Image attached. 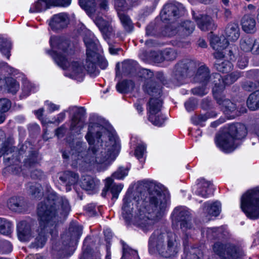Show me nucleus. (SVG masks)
Segmentation results:
<instances>
[{
	"instance_id": "f3484780",
	"label": "nucleus",
	"mask_w": 259,
	"mask_h": 259,
	"mask_svg": "<svg viewBox=\"0 0 259 259\" xmlns=\"http://www.w3.org/2000/svg\"><path fill=\"white\" fill-rule=\"evenodd\" d=\"M210 80L212 81V84L213 85L212 87L213 94H222L226 86L233 83L228 75L223 78L218 73H212L210 77Z\"/></svg>"
},
{
	"instance_id": "338daca9",
	"label": "nucleus",
	"mask_w": 259,
	"mask_h": 259,
	"mask_svg": "<svg viewBox=\"0 0 259 259\" xmlns=\"http://www.w3.org/2000/svg\"><path fill=\"white\" fill-rule=\"evenodd\" d=\"M150 57L154 62L159 63L162 61V52L160 51L158 52L152 51L150 52Z\"/></svg>"
},
{
	"instance_id": "f03ea898",
	"label": "nucleus",
	"mask_w": 259,
	"mask_h": 259,
	"mask_svg": "<svg viewBox=\"0 0 259 259\" xmlns=\"http://www.w3.org/2000/svg\"><path fill=\"white\" fill-rule=\"evenodd\" d=\"M50 193L47 199L38 203L37 215L39 220L38 236L32 242V248H42L47 241L48 234H53L59 222L64 220L70 210L68 200L59 196L54 192H50V187L47 186Z\"/></svg>"
},
{
	"instance_id": "052dcab7",
	"label": "nucleus",
	"mask_w": 259,
	"mask_h": 259,
	"mask_svg": "<svg viewBox=\"0 0 259 259\" xmlns=\"http://www.w3.org/2000/svg\"><path fill=\"white\" fill-rule=\"evenodd\" d=\"M228 46V40L224 36H221V39L218 44L215 45L213 49L216 51H222L226 49Z\"/></svg>"
},
{
	"instance_id": "423d86ee",
	"label": "nucleus",
	"mask_w": 259,
	"mask_h": 259,
	"mask_svg": "<svg viewBox=\"0 0 259 259\" xmlns=\"http://www.w3.org/2000/svg\"><path fill=\"white\" fill-rule=\"evenodd\" d=\"M83 41L87 48L85 62L87 71L91 74L95 73L98 64L102 69L106 68L108 63L98 53V45L94 37L85 35Z\"/></svg>"
},
{
	"instance_id": "e433bc0d",
	"label": "nucleus",
	"mask_w": 259,
	"mask_h": 259,
	"mask_svg": "<svg viewBox=\"0 0 259 259\" xmlns=\"http://www.w3.org/2000/svg\"><path fill=\"white\" fill-rule=\"evenodd\" d=\"M23 199L20 197H12L7 202L8 208L12 211L20 212L23 208Z\"/></svg>"
},
{
	"instance_id": "a19ab883",
	"label": "nucleus",
	"mask_w": 259,
	"mask_h": 259,
	"mask_svg": "<svg viewBox=\"0 0 259 259\" xmlns=\"http://www.w3.org/2000/svg\"><path fill=\"white\" fill-rule=\"evenodd\" d=\"M135 87L134 82L131 80H124L116 85L117 90L121 93H127L133 90Z\"/></svg>"
},
{
	"instance_id": "c03bdc74",
	"label": "nucleus",
	"mask_w": 259,
	"mask_h": 259,
	"mask_svg": "<svg viewBox=\"0 0 259 259\" xmlns=\"http://www.w3.org/2000/svg\"><path fill=\"white\" fill-rule=\"evenodd\" d=\"M27 157L24 161V166L30 168L38 162V153L36 151L33 150L28 153Z\"/></svg>"
},
{
	"instance_id": "39448f33",
	"label": "nucleus",
	"mask_w": 259,
	"mask_h": 259,
	"mask_svg": "<svg viewBox=\"0 0 259 259\" xmlns=\"http://www.w3.org/2000/svg\"><path fill=\"white\" fill-rule=\"evenodd\" d=\"M247 135L245 126L240 123L229 125L221 134L216 137L215 143L218 147L226 153L231 152L237 147L236 139H242Z\"/></svg>"
},
{
	"instance_id": "473e14b6",
	"label": "nucleus",
	"mask_w": 259,
	"mask_h": 259,
	"mask_svg": "<svg viewBox=\"0 0 259 259\" xmlns=\"http://www.w3.org/2000/svg\"><path fill=\"white\" fill-rule=\"evenodd\" d=\"M255 20L252 16L244 15L241 19L242 29L247 33H251L255 29Z\"/></svg>"
},
{
	"instance_id": "dca6fc26",
	"label": "nucleus",
	"mask_w": 259,
	"mask_h": 259,
	"mask_svg": "<svg viewBox=\"0 0 259 259\" xmlns=\"http://www.w3.org/2000/svg\"><path fill=\"white\" fill-rule=\"evenodd\" d=\"M213 95L217 103L226 114L229 115L232 113L230 116L233 118L238 116L239 114L236 111V105L234 103L226 99L222 94L214 93Z\"/></svg>"
},
{
	"instance_id": "9b49d317",
	"label": "nucleus",
	"mask_w": 259,
	"mask_h": 259,
	"mask_svg": "<svg viewBox=\"0 0 259 259\" xmlns=\"http://www.w3.org/2000/svg\"><path fill=\"white\" fill-rule=\"evenodd\" d=\"M196 68L195 63L185 59L178 62L173 70L172 77L176 83L181 84L188 76H190Z\"/></svg>"
},
{
	"instance_id": "a18cd8bd",
	"label": "nucleus",
	"mask_w": 259,
	"mask_h": 259,
	"mask_svg": "<svg viewBox=\"0 0 259 259\" xmlns=\"http://www.w3.org/2000/svg\"><path fill=\"white\" fill-rule=\"evenodd\" d=\"M217 115L215 112L212 111L207 112L204 114L195 115L192 117L191 120L193 123L198 124L202 122L205 121L208 118L215 117Z\"/></svg>"
},
{
	"instance_id": "de8ad7c7",
	"label": "nucleus",
	"mask_w": 259,
	"mask_h": 259,
	"mask_svg": "<svg viewBox=\"0 0 259 259\" xmlns=\"http://www.w3.org/2000/svg\"><path fill=\"white\" fill-rule=\"evenodd\" d=\"M6 83L8 92L13 95L15 94L19 89V83L13 78H7Z\"/></svg>"
},
{
	"instance_id": "a878e982",
	"label": "nucleus",
	"mask_w": 259,
	"mask_h": 259,
	"mask_svg": "<svg viewBox=\"0 0 259 259\" xmlns=\"http://www.w3.org/2000/svg\"><path fill=\"white\" fill-rule=\"evenodd\" d=\"M199 184L201 187L196 191L197 195L203 197H207L209 195L213 194L214 190L213 185L210 182L202 178L199 180Z\"/></svg>"
},
{
	"instance_id": "bb28decb",
	"label": "nucleus",
	"mask_w": 259,
	"mask_h": 259,
	"mask_svg": "<svg viewBox=\"0 0 259 259\" xmlns=\"http://www.w3.org/2000/svg\"><path fill=\"white\" fill-rule=\"evenodd\" d=\"M199 28L203 31L212 30L215 28L212 18L207 15H201L195 18Z\"/></svg>"
},
{
	"instance_id": "f8f14e48",
	"label": "nucleus",
	"mask_w": 259,
	"mask_h": 259,
	"mask_svg": "<svg viewBox=\"0 0 259 259\" xmlns=\"http://www.w3.org/2000/svg\"><path fill=\"white\" fill-rule=\"evenodd\" d=\"M172 218L173 222L179 223L183 232L190 230L193 227L191 213L184 208L176 207L172 212Z\"/></svg>"
},
{
	"instance_id": "09e8293b",
	"label": "nucleus",
	"mask_w": 259,
	"mask_h": 259,
	"mask_svg": "<svg viewBox=\"0 0 259 259\" xmlns=\"http://www.w3.org/2000/svg\"><path fill=\"white\" fill-rule=\"evenodd\" d=\"M11 223L5 219L0 218V233L5 235H9L11 233Z\"/></svg>"
},
{
	"instance_id": "4468645a",
	"label": "nucleus",
	"mask_w": 259,
	"mask_h": 259,
	"mask_svg": "<svg viewBox=\"0 0 259 259\" xmlns=\"http://www.w3.org/2000/svg\"><path fill=\"white\" fill-rule=\"evenodd\" d=\"M158 98H151L149 102V120L155 125L161 126L162 125L161 118L158 114L162 107V101L160 99V95Z\"/></svg>"
},
{
	"instance_id": "8fccbe9b",
	"label": "nucleus",
	"mask_w": 259,
	"mask_h": 259,
	"mask_svg": "<svg viewBox=\"0 0 259 259\" xmlns=\"http://www.w3.org/2000/svg\"><path fill=\"white\" fill-rule=\"evenodd\" d=\"M123 203L122 207V216L126 220L130 219L131 214V208L130 207V203L131 199L128 197H124L123 199Z\"/></svg>"
},
{
	"instance_id": "c756f323",
	"label": "nucleus",
	"mask_w": 259,
	"mask_h": 259,
	"mask_svg": "<svg viewBox=\"0 0 259 259\" xmlns=\"http://www.w3.org/2000/svg\"><path fill=\"white\" fill-rule=\"evenodd\" d=\"M79 5L85 11L88 15L92 17L94 21V18L99 17V16L94 14L96 8V3L95 0H79ZM101 18L102 17H101Z\"/></svg>"
},
{
	"instance_id": "49530a36",
	"label": "nucleus",
	"mask_w": 259,
	"mask_h": 259,
	"mask_svg": "<svg viewBox=\"0 0 259 259\" xmlns=\"http://www.w3.org/2000/svg\"><path fill=\"white\" fill-rule=\"evenodd\" d=\"M27 189L28 193L35 198H38L42 195L41 187L39 184L29 183L27 185Z\"/></svg>"
},
{
	"instance_id": "603ef678",
	"label": "nucleus",
	"mask_w": 259,
	"mask_h": 259,
	"mask_svg": "<svg viewBox=\"0 0 259 259\" xmlns=\"http://www.w3.org/2000/svg\"><path fill=\"white\" fill-rule=\"evenodd\" d=\"M146 152V145L144 143L139 144L135 149V155L141 162H144Z\"/></svg>"
},
{
	"instance_id": "c9c22d12",
	"label": "nucleus",
	"mask_w": 259,
	"mask_h": 259,
	"mask_svg": "<svg viewBox=\"0 0 259 259\" xmlns=\"http://www.w3.org/2000/svg\"><path fill=\"white\" fill-rule=\"evenodd\" d=\"M105 187L107 190H110L112 195V199H116L118 197L119 193L123 188V185L121 184H115L112 183V179L110 178L106 179Z\"/></svg>"
},
{
	"instance_id": "ea45409f",
	"label": "nucleus",
	"mask_w": 259,
	"mask_h": 259,
	"mask_svg": "<svg viewBox=\"0 0 259 259\" xmlns=\"http://www.w3.org/2000/svg\"><path fill=\"white\" fill-rule=\"evenodd\" d=\"M254 39L248 35L242 37L240 40V48L245 52H251Z\"/></svg>"
},
{
	"instance_id": "4be33fe9",
	"label": "nucleus",
	"mask_w": 259,
	"mask_h": 259,
	"mask_svg": "<svg viewBox=\"0 0 259 259\" xmlns=\"http://www.w3.org/2000/svg\"><path fill=\"white\" fill-rule=\"evenodd\" d=\"M209 74V69L205 66H201L197 69L193 78L194 81L202 83L204 85H206L208 83L212 84V81L210 80L212 74L210 75Z\"/></svg>"
},
{
	"instance_id": "a211bd4d",
	"label": "nucleus",
	"mask_w": 259,
	"mask_h": 259,
	"mask_svg": "<svg viewBox=\"0 0 259 259\" xmlns=\"http://www.w3.org/2000/svg\"><path fill=\"white\" fill-rule=\"evenodd\" d=\"M162 248V230H155L149 240V251L151 254L161 255Z\"/></svg>"
},
{
	"instance_id": "5fc2aeb1",
	"label": "nucleus",
	"mask_w": 259,
	"mask_h": 259,
	"mask_svg": "<svg viewBox=\"0 0 259 259\" xmlns=\"http://www.w3.org/2000/svg\"><path fill=\"white\" fill-rule=\"evenodd\" d=\"M177 56V53L173 49L167 48L163 51V60L174 61L176 59Z\"/></svg>"
},
{
	"instance_id": "412c9836",
	"label": "nucleus",
	"mask_w": 259,
	"mask_h": 259,
	"mask_svg": "<svg viewBox=\"0 0 259 259\" xmlns=\"http://www.w3.org/2000/svg\"><path fill=\"white\" fill-rule=\"evenodd\" d=\"M168 240L166 250L165 251V258L175 256L180 249V243L177 240L176 235L172 233H168Z\"/></svg>"
},
{
	"instance_id": "13d9d810",
	"label": "nucleus",
	"mask_w": 259,
	"mask_h": 259,
	"mask_svg": "<svg viewBox=\"0 0 259 259\" xmlns=\"http://www.w3.org/2000/svg\"><path fill=\"white\" fill-rule=\"evenodd\" d=\"M163 208L168 207L170 204V196L167 189L163 185Z\"/></svg>"
},
{
	"instance_id": "f257e3e1",
	"label": "nucleus",
	"mask_w": 259,
	"mask_h": 259,
	"mask_svg": "<svg viewBox=\"0 0 259 259\" xmlns=\"http://www.w3.org/2000/svg\"><path fill=\"white\" fill-rule=\"evenodd\" d=\"M106 133L108 142L104 145L101 140L102 142L100 143L102 135L101 132H98L96 133L97 143L92 145L94 138L89 131L85 136V139L90 145L88 150L83 151L84 143L77 142L69 153L66 151L63 152V157L64 159H71L73 161L72 165L73 167L79 166L85 168L89 166L98 167L100 165L114 160L119 152V145L114 134L109 132Z\"/></svg>"
},
{
	"instance_id": "9d476101",
	"label": "nucleus",
	"mask_w": 259,
	"mask_h": 259,
	"mask_svg": "<svg viewBox=\"0 0 259 259\" xmlns=\"http://www.w3.org/2000/svg\"><path fill=\"white\" fill-rule=\"evenodd\" d=\"M213 252L223 259H237L244 255L243 249L230 243L216 242L213 245Z\"/></svg>"
},
{
	"instance_id": "58836bf2",
	"label": "nucleus",
	"mask_w": 259,
	"mask_h": 259,
	"mask_svg": "<svg viewBox=\"0 0 259 259\" xmlns=\"http://www.w3.org/2000/svg\"><path fill=\"white\" fill-rule=\"evenodd\" d=\"M215 69L222 73H228L232 69V64L227 60H216L214 64Z\"/></svg>"
},
{
	"instance_id": "3c124183",
	"label": "nucleus",
	"mask_w": 259,
	"mask_h": 259,
	"mask_svg": "<svg viewBox=\"0 0 259 259\" xmlns=\"http://www.w3.org/2000/svg\"><path fill=\"white\" fill-rule=\"evenodd\" d=\"M241 87L242 89L247 92H252L254 90H259V80L254 82L251 81H245L242 82Z\"/></svg>"
},
{
	"instance_id": "bf43d9fd",
	"label": "nucleus",
	"mask_w": 259,
	"mask_h": 259,
	"mask_svg": "<svg viewBox=\"0 0 259 259\" xmlns=\"http://www.w3.org/2000/svg\"><path fill=\"white\" fill-rule=\"evenodd\" d=\"M11 107V101L6 98L0 99V113L7 112Z\"/></svg>"
},
{
	"instance_id": "2eb2a0df",
	"label": "nucleus",
	"mask_w": 259,
	"mask_h": 259,
	"mask_svg": "<svg viewBox=\"0 0 259 259\" xmlns=\"http://www.w3.org/2000/svg\"><path fill=\"white\" fill-rule=\"evenodd\" d=\"M71 0H37L30 8V13H38L46 10L51 6L66 7L71 3Z\"/></svg>"
},
{
	"instance_id": "7ed1b4c3",
	"label": "nucleus",
	"mask_w": 259,
	"mask_h": 259,
	"mask_svg": "<svg viewBox=\"0 0 259 259\" xmlns=\"http://www.w3.org/2000/svg\"><path fill=\"white\" fill-rule=\"evenodd\" d=\"M50 42L52 49H58L59 53L49 51L48 53L62 69H69L74 75L81 74L84 69H86V66H82L78 61H72L70 64L69 57L74 54V50L68 40L55 37H51Z\"/></svg>"
},
{
	"instance_id": "0eeeda50",
	"label": "nucleus",
	"mask_w": 259,
	"mask_h": 259,
	"mask_svg": "<svg viewBox=\"0 0 259 259\" xmlns=\"http://www.w3.org/2000/svg\"><path fill=\"white\" fill-rule=\"evenodd\" d=\"M240 207L248 218L259 219V188L249 190L242 195Z\"/></svg>"
},
{
	"instance_id": "e2e57ef3",
	"label": "nucleus",
	"mask_w": 259,
	"mask_h": 259,
	"mask_svg": "<svg viewBox=\"0 0 259 259\" xmlns=\"http://www.w3.org/2000/svg\"><path fill=\"white\" fill-rule=\"evenodd\" d=\"M197 105V100L194 98H190L185 103L186 109L188 111L194 110Z\"/></svg>"
},
{
	"instance_id": "5701e85b",
	"label": "nucleus",
	"mask_w": 259,
	"mask_h": 259,
	"mask_svg": "<svg viewBox=\"0 0 259 259\" xmlns=\"http://www.w3.org/2000/svg\"><path fill=\"white\" fill-rule=\"evenodd\" d=\"M68 24V17L64 13L55 15L50 21L49 25L54 31L65 28Z\"/></svg>"
},
{
	"instance_id": "0e129e2a",
	"label": "nucleus",
	"mask_w": 259,
	"mask_h": 259,
	"mask_svg": "<svg viewBox=\"0 0 259 259\" xmlns=\"http://www.w3.org/2000/svg\"><path fill=\"white\" fill-rule=\"evenodd\" d=\"M128 169L120 167L119 169L113 174L112 176L117 179H122L127 175Z\"/></svg>"
},
{
	"instance_id": "20e7f679",
	"label": "nucleus",
	"mask_w": 259,
	"mask_h": 259,
	"mask_svg": "<svg viewBox=\"0 0 259 259\" xmlns=\"http://www.w3.org/2000/svg\"><path fill=\"white\" fill-rule=\"evenodd\" d=\"M82 233V226L76 222L71 223L68 230L62 235L61 240L53 244V254L59 258L70 256L75 250Z\"/></svg>"
},
{
	"instance_id": "680f3d73",
	"label": "nucleus",
	"mask_w": 259,
	"mask_h": 259,
	"mask_svg": "<svg viewBox=\"0 0 259 259\" xmlns=\"http://www.w3.org/2000/svg\"><path fill=\"white\" fill-rule=\"evenodd\" d=\"M205 86L206 85H202V87H198L193 88L191 90V92L194 95L200 97L203 96L207 93Z\"/></svg>"
},
{
	"instance_id": "72a5a7b5",
	"label": "nucleus",
	"mask_w": 259,
	"mask_h": 259,
	"mask_svg": "<svg viewBox=\"0 0 259 259\" xmlns=\"http://www.w3.org/2000/svg\"><path fill=\"white\" fill-rule=\"evenodd\" d=\"M13 151H14V149L12 147L11 140L8 139L3 143L0 150V157L3 155L4 156V162L7 165H9V164H11L13 162V161L11 162V160H13V159L10 157H6V155H8L9 153H12Z\"/></svg>"
},
{
	"instance_id": "cd10ccee",
	"label": "nucleus",
	"mask_w": 259,
	"mask_h": 259,
	"mask_svg": "<svg viewBox=\"0 0 259 259\" xmlns=\"http://www.w3.org/2000/svg\"><path fill=\"white\" fill-rule=\"evenodd\" d=\"M178 34V24L172 21L163 20V36L171 37Z\"/></svg>"
},
{
	"instance_id": "37998d69",
	"label": "nucleus",
	"mask_w": 259,
	"mask_h": 259,
	"mask_svg": "<svg viewBox=\"0 0 259 259\" xmlns=\"http://www.w3.org/2000/svg\"><path fill=\"white\" fill-rule=\"evenodd\" d=\"M11 46L10 41L6 38L0 37V52L6 56L7 59H9L11 55Z\"/></svg>"
},
{
	"instance_id": "6e6d98bb",
	"label": "nucleus",
	"mask_w": 259,
	"mask_h": 259,
	"mask_svg": "<svg viewBox=\"0 0 259 259\" xmlns=\"http://www.w3.org/2000/svg\"><path fill=\"white\" fill-rule=\"evenodd\" d=\"M207 236L210 239L221 238L222 229L221 228H209L207 230Z\"/></svg>"
},
{
	"instance_id": "6e6552de",
	"label": "nucleus",
	"mask_w": 259,
	"mask_h": 259,
	"mask_svg": "<svg viewBox=\"0 0 259 259\" xmlns=\"http://www.w3.org/2000/svg\"><path fill=\"white\" fill-rule=\"evenodd\" d=\"M143 186L146 188L149 194V205L157 217L161 215L162 209L161 187L160 184L155 181H144Z\"/></svg>"
},
{
	"instance_id": "f704fd0d",
	"label": "nucleus",
	"mask_w": 259,
	"mask_h": 259,
	"mask_svg": "<svg viewBox=\"0 0 259 259\" xmlns=\"http://www.w3.org/2000/svg\"><path fill=\"white\" fill-rule=\"evenodd\" d=\"M203 210L205 214L217 217L220 213L221 203L218 201L212 203L206 202L204 204Z\"/></svg>"
},
{
	"instance_id": "1a4fd4ad",
	"label": "nucleus",
	"mask_w": 259,
	"mask_h": 259,
	"mask_svg": "<svg viewBox=\"0 0 259 259\" xmlns=\"http://www.w3.org/2000/svg\"><path fill=\"white\" fill-rule=\"evenodd\" d=\"M94 22L102 33L104 39L108 42L109 51L111 55H117L121 50L120 48H116L110 41L111 37L115 35V30L111 25V22L101 17L94 19Z\"/></svg>"
},
{
	"instance_id": "ddd939ff",
	"label": "nucleus",
	"mask_w": 259,
	"mask_h": 259,
	"mask_svg": "<svg viewBox=\"0 0 259 259\" xmlns=\"http://www.w3.org/2000/svg\"><path fill=\"white\" fill-rule=\"evenodd\" d=\"M185 8L179 3L174 2L165 4L163 8V20L175 21L184 15Z\"/></svg>"
},
{
	"instance_id": "c85d7f7f",
	"label": "nucleus",
	"mask_w": 259,
	"mask_h": 259,
	"mask_svg": "<svg viewBox=\"0 0 259 259\" xmlns=\"http://www.w3.org/2000/svg\"><path fill=\"white\" fill-rule=\"evenodd\" d=\"M194 23L190 20H186L178 24L179 35L182 37L190 35L194 31Z\"/></svg>"
},
{
	"instance_id": "6ab92c4d",
	"label": "nucleus",
	"mask_w": 259,
	"mask_h": 259,
	"mask_svg": "<svg viewBox=\"0 0 259 259\" xmlns=\"http://www.w3.org/2000/svg\"><path fill=\"white\" fill-rule=\"evenodd\" d=\"M150 77L145 80L143 85L144 91L151 96L160 95L161 88L159 84L160 79L155 77H151L153 73L149 71L147 72Z\"/></svg>"
},
{
	"instance_id": "b1692460",
	"label": "nucleus",
	"mask_w": 259,
	"mask_h": 259,
	"mask_svg": "<svg viewBox=\"0 0 259 259\" xmlns=\"http://www.w3.org/2000/svg\"><path fill=\"white\" fill-rule=\"evenodd\" d=\"M18 238L22 241H26L32 237L30 225L26 221H21L17 225Z\"/></svg>"
},
{
	"instance_id": "2f4dec72",
	"label": "nucleus",
	"mask_w": 259,
	"mask_h": 259,
	"mask_svg": "<svg viewBox=\"0 0 259 259\" xmlns=\"http://www.w3.org/2000/svg\"><path fill=\"white\" fill-rule=\"evenodd\" d=\"M100 181L90 176H87L84 178L82 183L81 187L83 189L89 192L95 191L99 187Z\"/></svg>"
},
{
	"instance_id": "7c9ffc66",
	"label": "nucleus",
	"mask_w": 259,
	"mask_h": 259,
	"mask_svg": "<svg viewBox=\"0 0 259 259\" xmlns=\"http://www.w3.org/2000/svg\"><path fill=\"white\" fill-rule=\"evenodd\" d=\"M239 28L237 24L231 23L226 28L225 34L226 39L229 41H234L238 39L240 36Z\"/></svg>"
},
{
	"instance_id": "69168bd1",
	"label": "nucleus",
	"mask_w": 259,
	"mask_h": 259,
	"mask_svg": "<svg viewBox=\"0 0 259 259\" xmlns=\"http://www.w3.org/2000/svg\"><path fill=\"white\" fill-rule=\"evenodd\" d=\"M201 106L205 110H210L214 107L212 101L208 98H204L202 100Z\"/></svg>"
},
{
	"instance_id": "79ce46f5",
	"label": "nucleus",
	"mask_w": 259,
	"mask_h": 259,
	"mask_svg": "<svg viewBox=\"0 0 259 259\" xmlns=\"http://www.w3.org/2000/svg\"><path fill=\"white\" fill-rule=\"evenodd\" d=\"M118 15L124 30L127 32H131L134 29V26L130 17L119 12H118Z\"/></svg>"
},
{
	"instance_id": "4d7b16f0",
	"label": "nucleus",
	"mask_w": 259,
	"mask_h": 259,
	"mask_svg": "<svg viewBox=\"0 0 259 259\" xmlns=\"http://www.w3.org/2000/svg\"><path fill=\"white\" fill-rule=\"evenodd\" d=\"M33 151V148L31 144L29 142L26 141L19 148L18 154L19 155L18 160H20V155L24 153H29Z\"/></svg>"
},
{
	"instance_id": "aec40b11",
	"label": "nucleus",
	"mask_w": 259,
	"mask_h": 259,
	"mask_svg": "<svg viewBox=\"0 0 259 259\" xmlns=\"http://www.w3.org/2000/svg\"><path fill=\"white\" fill-rule=\"evenodd\" d=\"M85 113V109L83 107L77 108L72 118L70 131L79 134L81 130L84 126V115Z\"/></svg>"
},
{
	"instance_id": "864d4df0",
	"label": "nucleus",
	"mask_w": 259,
	"mask_h": 259,
	"mask_svg": "<svg viewBox=\"0 0 259 259\" xmlns=\"http://www.w3.org/2000/svg\"><path fill=\"white\" fill-rule=\"evenodd\" d=\"M122 259H139L136 251L131 249H126L123 243V255Z\"/></svg>"
},
{
	"instance_id": "4c0bfd02",
	"label": "nucleus",
	"mask_w": 259,
	"mask_h": 259,
	"mask_svg": "<svg viewBox=\"0 0 259 259\" xmlns=\"http://www.w3.org/2000/svg\"><path fill=\"white\" fill-rule=\"evenodd\" d=\"M246 104L248 108L252 111L259 109V91H256L249 96Z\"/></svg>"
},
{
	"instance_id": "774afa93",
	"label": "nucleus",
	"mask_w": 259,
	"mask_h": 259,
	"mask_svg": "<svg viewBox=\"0 0 259 259\" xmlns=\"http://www.w3.org/2000/svg\"><path fill=\"white\" fill-rule=\"evenodd\" d=\"M115 7L118 11H124L127 9L125 0H115Z\"/></svg>"
},
{
	"instance_id": "393cba45",
	"label": "nucleus",
	"mask_w": 259,
	"mask_h": 259,
	"mask_svg": "<svg viewBox=\"0 0 259 259\" xmlns=\"http://www.w3.org/2000/svg\"><path fill=\"white\" fill-rule=\"evenodd\" d=\"M78 175L71 171H66L59 177V180L66 184V190L68 192L71 190V186L75 184L78 181Z\"/></svg>"
}]
</instances>
